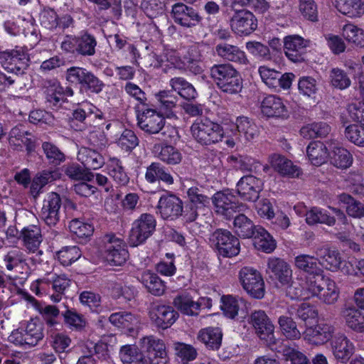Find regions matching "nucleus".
Returning <instances> with one entry per match:
<instances>
[{
	"mask_svg": "<svg viewBox=\"0 0 364 364\" xmlns=\"http://www.w3.org/2000/svg\"><path fill=\"white\" fill-rule=\"evenodd\" d=\"M138 125L146 133L157 134L164 127V117L162 114L154 109H146L137 114Z\"/></svg>",
	"mask_w": 364,
	"mask_h": 364,
	"instance_id": "obj_15",
	"label": "nucleus"
},
{
	"mask_svg": "<svg viewBox=\"0 0 364 364\" xmlns=\"http://www.w3.org/2000/svg\"><path fill=\"white\" fill-rule=\"evenodd\" d=\"M43 338V326L41 323L31 319L26 328L16 329L9 336V340L16 345L33 347Z\"/></svg>",
	"mask_w": 364,
	"mask_h": 364,
	"instance_id": "obj_5",
	"label": "nucleus"
},
{
	"mask_svg": "<svg viewBox=\"0 0 364 364\" xmlns=\"http://www.w3.org/2000/svg\"><path fill=\"white\" fill-rule=\"evenodd\" d=\"M77 159L87 170L98 169L105 164L104 158L99 152L84 146L79 149Z\"/></svg>",
	"mask_w": 364,
	"mask_h": 364,
	"instance_id": "obj_27",
	"label": "nucleus"
},
{
	"mask_svg": "<svg viewBox=\"0 0 364 364\" xmlns=\"http://www.w3.org/2000/svg\"><path fill=\"white\" fill-rule=\"evenodd\" d=\"M319 264L332 272L336 271L342 264L340 254L326 245L318 247L315 250Z\"/></svg>",
	"mask_w": 364,
	"mask_h": 364,
	"instance_id": "obj_22",
	"label": "nucleus"
},
{
	"mask_svg": "<svg viewBox=\"0 0 364 364\" xmlns=\"http://www.w3.org/2000/svg\"><path fill=\"white\" fill-rule=\"evenodd\" d=\"M237 131L243 134L245 139L250 141L258 135L257 126L246 117H239L236 119Z\"/></svg>",
	"mask_w": 364,
	"mask_h": 364,
	"instance_id": "obj_55",
	"label": "nucleus"
},
{
	"mask_svg": "<svg viewBox=\"0 0 364 364\" xmlns=\"http://www.w3.org/2000/svg\"><path fill=\"white\" fill-rule=\"evenodd\" d=\"M334 357L342 363H346L354 353V346L343 334L336 336L331 342Z\"/></svg>",
	"mask_w": 364,
	"mask_h": 364,
	"instance_id": "obj_23",
	"label": "nucleus"
},
{
	"mask_svg": "<svg viewBox=\"0 0 364 364\" xmlns=\"http://www.w3.org/2000/svg\"><path fill=\"white\" fill-rule=\"evenodd\" d=\"M191 130L194 139L203 145L218 143L224 136L223 127L207 118L195 122Z\"/></svg>",
	"mask_w": 364,
	"mask_h": 364,
	"instance_id": "obj_2",
	"label": "nucleus"
},
{
	"mask_svg": "<svg viewBox=\"0 0 364 364\" xmlns=\"http://www.w3.org/2000/svg\"><path fill=\"white\" fill-rule=\"evenodd\" d=\"M242 287L255 299H262L264 295V283L260 273L250 267H244L240 272Z\"/></svg>",
	"mask_w": 364,
	"mask_h": 364,
	"instance_id": "obj_10",
	"label": "nucleus"
},
{
	"mask_svg": "<svg viewBox=\"0 0 364 364\" xmlns=\"http://www.w3.org/2000/svg\"><path fill=\"white\" fill-rule=\"evenodd\" d=\"M171 14L176 23L186 28L194 27L202 20V17L193 8L183 3L175 4L172 6Z\"/></svg>",
	"mask_w": 364,
	"mask_h": 364,
	"instance_id": "obj_17",
	"label": "nucleus"
},
{
	"mask_svg": "<svg viewBox=\"0 0 364 364\" xmlns=\"http://www.w3.org/2000/svg\"><path fill=\"white\" fill-rule=\"evenodd\" d=\"M145 178L149 183H154L156 180H161L167 184H172L173 178L164 168L158 163H152L146 169Z\"/></svg>",
	"mask_w": 364,
	"mask_h": 364,
	"instance_id": "obj_43",
	"label": "nucleus"
},
{
	"mask_svg": "<svg viewBox=\"0 0 364 364\" xmlns=\"http://www.w3.org/2000/svg\"><path fill=\"white\" fill-rule=\"evenodd\" d=\"M141 280L149 292L153 295L161 296L164 293L166 286L156 274L149 271L144 272L141 274Z\"/></svg>",
	"mask_w": 364,
	"mask_h": 364,
	"instance_id": "obj_38",
	"label": "nucleus"
},
{
	"mask_svg": "<svg viewBox=\"0 0 364 364\" xmlns=\"http://www.w3.org/2000/svg\"><path fill=\"white\" fill-rule=\"evenodd\" d=\"M249 323L253 326L257 336L264 341L267 346H270L275 343L274 326L264 311L257 310L252 312Z\"/></svg>",
	"mask_w": 364,
	"mask_h": 364,
	"instance_id": "obj_8",
	"label": "nucleus"
},
{
	"mask_svg": "<svg viewBox=\"0 0 364 364\" xmlns=\"http://www.w3.org/2000/svg\"><path fill=\"white\" fill-rule=\"evenodd\" d=\"M43 88L48 102L57 105L63 99V88L57 80H46L43 82Z\"/></svg>",
	"mask_w": 364,
	"mask_h": 364,
	"instance_id": "obj_51",
	"label": "nucleus"
},
{
	"mask_svg": "<svg viewBox=\"0 0 364 364\" xmlns=\"http://www.w3.org/2000/svg\"><path fill=\"white\" fill-rule=\"evenodd\" d=\"M348 327L359 331H364V316L354 306H346L342 311Z\"/></svg>",
	"mask_w": 364,
	"mask_h": 364,
	"instance_id": "obj_36",
	"label": "nucleus"
},
{
	"mask_svg": "<svg viewBox=\"0 0 364 364\" xmlns=\"http://www.w3.org/2000/svg\"><path fill=\"white\" fill-rule=\"evenodd\" d=\"M215 51L220 57L228 61L241 65H246L248 62L245 53L236 46L220 43L215 46Z\"/></svg>",
	"mask_w": 364,
	"mask_h": 364,
	"instance_id": "obj_25",
	"label": "nucleus"
},
{
	"mask_svg": "<svg viewBox=\"0 0 364 364\" xmlns=\"http://www.w3.org/2000/svg\"><path fill=\"white\" fill-rule=\"evenodd\" d=\"M331 162L337 168H347L352 164V156L346 149L338 147L333 151Z\"/></svg>",
	"mask_w": 364,
	"mask_h": 364,
	"instance_id": "obj_56",
	"label": "nucleus"
},
{
	"mask_svg": "<svg viewBox=\"0 0 364 364\" xmlns=\"http://www.w3.org/2000/svg\"><path fill=\"white\" fill-rule=\"evenodd\" d=\"M149 315L155 325L162 329L170 327L178 316L177 312L171 306L157 303L151 305Z\"/></svg>",
	"mask_w": 364,
	"mask_h": 364,
	"instance_id": "obj_16",
	"label": "nucleus"
},
{
	"mask_svg": "<svg viewBox=\"0 0 364 364\" xmlns=\"http://www.w3.org/2000/svg\"><path fill=\"white\" fill-rule=\"evenodd\" d=\"M346 137L358 146H364V125L351 124L345 130Z\"/></svg>",
	"mask_w": 364,
	"mask_h": 364,
	"instance_id": "obj_64",
	"label": "nucleus"
},
{
	"mask_svg": "<svg viewBox=\"0 0 364 364\" xmlns=\"http://www.w3.org/2000/svg\"><path fill=\"white\" fill-rule=\"evenodd\" d=\"M268 270L272 274L281 284H289L292 279V270L290 265L284 259L278 257H271L267 262Z\"/></svg>",
	"mask_w": 364,
	"mask_h": 364,
	"instance_id": "obj_21",
	"label": "nucleus"
},
{
	"mask_svg": "<svg viewBox=\"0 0 364 364\" xmlns=\"http://www.w3.org/2000/svg\"><path fill=\"white\" fill-rule=\"evenodd\" d=\"M262 113L267 117L287 118L289 112L281 98L275 95L264 97L261 104Z\"/></svg>",
	"mask_w": 364,
	"mask_h": 364,
	"instance_id": "obj_20",
	"label": "nucleus"
},
{
	"mask_svg": "<svg viewBox=\"0 0 364 364\" xmlns=\"http://www.w3.org/2000/svg\"><path fill=\"white\" fill-rule=\"evenodd\" d=\"M331 85L339 90H344L350 87V80L347 74L339 68H333L330 72Z\"/></svg>",
	"mask_w": 364,
	"mask_h": 364,
	"instance_id": "obj_63",
	"label": "nucleus"
},
{
	"mask_svg": "<svg viewBox=\"0 0 364 364\" xmlns=\"http://www.w3.org/2000/svg\"><path fill=\"white\" fill-rule=\"evenodd\" d=\"M278 323L282 334L289 339H299L301 333L297 328L296 322L291 316H281L278 318Z\"/></svg>",
	"mask_w": 364,
	"mask_h": 364,
	"instance_id": "obj_48",
	"label": "nucleus"
},
{
	"mask_svg": "<svg viewBox=\"0 0 364 364\" xmlns=\"http://www.w3.org/2000/svg\"><path fill=\"white\" fill-rule=\"evenodd\" d=\"M253 237L254 245L259 250L270 253L276 248V242L270 234L262 227L256 228Z\"/></svg>",
	"mask_w": 364,
	"mask_h": 364,
	"instance_id": "obj_32",
	"label": "nucleus"
},
{
	"mask_svg": "<svg viewBox=\"0 0 364 364\" xmlns=\"http://www.w3.org/2000/svg\"><path fill=\"white\" fill-rule=\"evenodd\" d=\"M156 97L161 104L160 112L161 114L168 118L176 117V114L172 110L176 106L177 97L166 90L159 92Z\"/></svg>",
	"mask_w": 364,
	"mask_h": 364,
	"instance_id": "obj_42",
	"label": "nucleus"
},
{
	"mask_svg": "<svg viewBox=\"0 0 364 364\" xmlns=\"http://www.w3.org/2000/svg\"><path fill=\"white\" fill-rule=\"evenodd\" d=\"M158 149H160V151L158 154V157L162 161L170 165L178 164L181 161L182 154L174 146L171 145H166L159 146Z\"/></svg>",
	"mask_w": 364,
	"mask_h": 364,
	"instance_id": "obj_53",
	"label": "nucleus"
},
{
	"mask_svg": "<svg viewBox=\"0 0 364 364\" xmlns=\"http://www.w3.org/2000/svg\"><path fill=\"white\" fill-rule=\"evenodd\" d=\"M42 148L50 164L59 165L65 159V154L54 144L44 142Z\"/></svg>",
	"mask_w": 364,
	"mask_h": 364,
	"instance_id": "obj_62",
	"label": "nucleus"
},
{
	"mask_svg": "<svg viewBox=\"0 0 364 364\" xmlns=\"http://www.w3.org/2000/svg\"><path fill=\"white\" fill-rule=\"evenodd\" d=\"M65 323L77 331H82L87 326V321L82 315L74 310L67 309L62 313Z\"/></svg>",
	"mask_w": 364,
	"mask_h": 364,
	"instance_id": "obj_60",
	"label": "nucleus"
},
{
	"mask_svg": "<svg viewBox=\"0 0 364 364\" xmlns=\"http://www.w3.org/2000/svg\"><path fill=\"white\" fill-rule=\"evenodd\" d=\"M343 34L345 38L356 46L364 45V32L362 29L353 24H346L343 26Z\"/></svg>",
	"mask_w": 364,
	"mask_h": 364,
	"instance_id": "obj_59",
	"label": "nucleus"
},
{
	"mask_svg": "<svg viewBox=\"0 0 364 364\" xmlns=\"http://www.w3.org/2000/svg\"><path fill=\"white\" fill-rule=\"evenodd\" d=\"M322 289L316 295L320 301L326 304H333L338 298L339 290L336 282L329 277L325 278Z\"/></svg>",
	"mask_w": 364,
	"mask_h": 364,
	"instance_id": "obj_37",
	"label": "nucleus"
},
{
	"mask_svg": "<svg viewBox=\"0 0 364 364\" xmlns=\"http://www.w3.org/2000/svg\"><path fill=\"white\" fill-rule=\"evenodd\" d=\"M333 3L341 13L349 17H359L364 14L361 0H333Z\"/></svg>",
	"mask_w": 364,
	"mask_h": 364,
	"instance_id": "obj_31",
	"label": "nucleus"
},
{
	"mask_svg": "<svg viewBox=\"0 0 364 364\" xmlns=\"http://www.w3.org/2000/svg\"><path fill=\"white\" fill-rule=\"evenodd\" d=\"M318 272L307 276L304 280L305 289L306 292L307 299L316 296L322 289V285L326 277Z\"/></svg>",
	"mask_w": 364,
	"mask_h": 364,
	"instance_id": "obj_47",
	"label": "nucleus"
},
{
	"mask_svg": "<svg viewBox=\"0 0 364 364\" xmlns=\"http://www.w3.org/2000/svg\"><path fill=\"white\" fill-rule=\"evenodd\" d=\"M25 247L31 252L36 251L41 242L42 235L41 228L38 225H28L22 229L20 235Z\"/></svg>",
	"mask_w": 364,
	"mask_h": 364,
	"instance_id": "obj_28",
	"label": "nucleus"
},
{
	"mask_svg": "<svg viewBox=\"0 0 364 364\" xmlns=\"http://www.w3.org/2000/svg\"><path fill=\"white\" fill-rule=\"evenodd\" d=\"M156 221L151 214L143 213L136 219L129 235V243L136 247L144 243L156 230Z\"/></svg>",
	"mask_w": 364,
	"mask_h": 364,
	"instance_id": "obj_3",
	"label": "nucleus"
},
{
	"mask_svg": "<svg viewBox=\"0 0 364 364\" xmlns=\"http://www.w3.org/2000/svg\"><path fill=\"white\" fill-rule=\"evenodd\" d=\"M230 22L232 31L239 36H247L256 30L257 26L253 14L245 9L236 11Z\"/></svg>",
	"mask_w": 364,
	"mask_h": 364,
	"instance_id": "obj_13",
	"label": "nucleus"
},
{
	"mask_svg": "<svg viewBox=\"0 0 364 364\" xmlns=\"http://www.w3.org/2000/svg\"><path fill=\"white\" fill-rule=\"evenodd\" d=\"M306 153L309 160L314 166L324 164L329 156L326 146L320 141L311 142L306 148Z\"/></svg>",
	"mask_w": 364,
	"mask_h": 364,
	"instance_id": "obj_30",
	"label": "nucleus"
},
{
	"mask_svg": "<svg viewBox=\"0 0 364 364\" xmlns=\"http://www.w3.org/2000/svg\"><path fill=\"white\" fill-rule=\"evenodd\" d=\"M220 309L225 316L234 318L239 313L240 306H245V302L242 299H237L232 295H223L220 298Z\"/></svg>",
	"mask_w": 364,
	"mask_h": 364,
	"instance_id": "obj_40",
	"label": "nucleus"
},
{
	"mask_svg": "<svg viewBox=\"0 0 364 364\" xmlns=\"http://www.w3.org/2000/svg\"><path fill=\"white\" fill-rule=\"evenodd\" d=\"M333 326L321 323L315 327H306L304 332V336L309 343L315 345H322L329 341L334 333Z\"/></svg>",
	"mask_w": 364,
	"mask_h": 364,
	"instance_id": "obj_19",
	"label": "nucleus"
},
{
	"mask_svg": "<svg viewBox=\"0 0 364 364\" xmlns=\"http://www.w3.org/2000/svg\"><path fill=\"white\" fill-rule=\"evenodd\" d=\"M174 306L177 308L181 313L193 316L198 315V304L196 301L188 296H178L173 299Z\"/></svg>",
	"mask_w": 364,
	"mask_h": 364,
	"instance_id": "obj_54",
	"label": "nucleus"
},
{
	"mask_svg": "<svg viewBox=\"0 0 364 364\" xmlns=\"http://www.w3.org/2000/svg\"><path fill=\"white\" fill-rule=\"evenodd\" d=\"M64 168L65 174L71 180L91 181L95 177L92 172L77 164H68Z\"/></svg>",
	"mask_w": 364,
	"mask_h": 364,
	"instance_id": "obj_46",
	"label": "nucleus"
},
{
	"mask_svg": "<svg viewBox=\"0 0 364 364\" xmlns=\"http://www.w3.org/2000/svg\"><path fill=\"white\" fill-rule=\"evenodd\" d=\"M109 320L114 326L127 329L129 332L133 331L139 323L137 317L127 311L112 314Z\"/></svg>",
	"mask_w": 364,
	"mask_h": 364,
	"instance_id": "obj_33",
	"label": "nucleus"
},
{
	"mask_svg": "<svg viewBox=\"0 0 364 364\" xmlns=\"http://www.w3.org/2000/svg\"><path fill=\"white\" fill-rule=\"evenodd\" d=\"M108 173L114 181L119 186H125L129 183V178L124 171L121 161L115 158L110 160L108 165Z\"/></svg>",
	"mask_w": 364,
	"mask_h": 364,
	"instance_id": "obj_45",
	"label": "nucleus"
},
{
	"mask_svg": "<svg viewBox=\"0 0 364 364\" xmlns=\"http://www.w3.org/2000/svg\"><path fill=\"white\" fill-rule=\"evenodd\" d=\"M57 256L63 266H69L81 257V251L77 246L65 247L58 252Z\"/></svg>",
	"mask_w": 364,
	"mask_h": 364,
	"instance_id": "obj_57",
	"label": "nucleus"
},
{
	"mask_svg": "<svg viewBox=\"0 0 364 364\" xmlns=\"http://www.w3.org/2000/svg\"><path fill=\"white\" fill-rule=\"evenodd\" d=\"M140 346L149 364H166L168 361L164 341L153 336L140 340Z\"/></svg>",
	"mask_w": 364,
	"mask_h": 364,
	"instance_id": "obj_7",
	"label": "nucleus"
},
{
	"mask_svg": "<svg viewBox=\"0 0 364 364\" xmlns=\"http://www.w3.org/2000/svg\"><path fill=\"white\" fill-rule=\"evenodd\" d=\"M105 244V259L114 266H121L128 258V252L124 248L123 242L114 235H106L104 237Z\"/></svg>",
	"mask_w": 364,
	"mask_h": 364,
	"instance_id": "obj_11",
	"label": "nucleus"
},
{
	"mask_svg": "<svg viewBox=\"0 0 364 364\" xmlns=\"http://www.w3.org/2000/svg\"><path fill=\"white\" fill-rule=\"evenodd\" d=\"M306 216V221L309 225L323 223L328 226H333L336 223L334 217L328 215L326 212L317 208L311 209L307 212Z\"/></svg>",
	"mask_w": 364,
	"mask_h": 364,
	"instance_id": "obj_52",
	"label": "nucleus"
},
{
	"mask_svg": "<svg viewBox=\"0 0 364 364\" xmlns=\"http://www.w3.org/2000/svg\"><path fill=\"white\" fill-rule=\"evenodd\" d=\"M164 219L173 220L183 213V202L175 195L163 196L160 198L157 206Z\"/></svg>",
	"mask_w": 364,
	"mask_h": 364,
	"instance_id": "obj_18",
	"label": "nucleus"
},
{
	"mask_svg": "<svg viewBox=\"0 0 364 364\" xmlns=\"http://www.w3.org/2000/svg\"><path fill=\"white\" fill-rule=\"evenodd\" d=\"M299 10L305 19L311 22L318 21V7L314 0H299Z\"/></svg>",
	"mask_w": 364,
	"mask_h": 364,
	"instance_id": "obj_58",
	"label": "nucleus"
},
{
	"mask_svg": "<svg viewBox=\"0 0 364 364\" xmlns=\"http://www.w3.org/2000/svg\"><path fill=\"white\" fill-rule=\"evenodd\" d=\"M29 57L23 49H14L0 52V63L9 73H14L11 76L18 77L17 73H23L28 65Z\"/></svg>",
	"mask_w": 364,
	"mask_h": 364,
	"instance_id": "obj_9",
	"label": "nucleus"
},
{
	"mask_svg": "<svg viewBox=\"0 0 364 364\" xmlns=\"http://www.w3.org/2000/svg\"><path fill=\"white\" fill-rule=\"evenodd\" d=\"M294 264L299 269L309 274V275L323 272V270L319 267L317 257H315L309 255H300L295 257Z\"/></svg>",
	"mask_w": 364,
	"mask_h": 364,
	"instance_id": "obj_39",
	"label": "nucleus"
},
{
	"mask_svg": "<svg viewBox=\"0 0 364 364\" xmlns=\"http://www.w3.org/2000/svg\"><path fill=\"white\" fill-rule=\"evenodd\" d=\"M211 78L224 92L236 94L242 87V78L239 73L230 64L214 65L210 69Z\"/></svg>",
	"mask_w": 364,
	"mask_h": 364,
	"instance_id": "obj_1",
	"label": "nucleus"
},
{
	"mask_svg": "<svg viewBox=\"0 0 364 364\" xmlns=\"http://www.w3.org/2000/svg\"><path fill=\"white\" fill-rule=\"evenodd\" d=\"M169 85L172 90L176 92L178 95L186 100H193L198 96L197 91L193 85L183 77H172L169 81Z\"/></svg>",
	"mask_w": 364,
	"mask_h": 364,
	"instance_id": "obj_29",
	"label": "nucleus"
},
{
	"mask_svg": "<svg viewBox=\"0 0 364 364\" xmlns=\"http://www.w3.org/2000/svg\"><path fill=\"white\" fill-rule=\"evenodd\" d=\"M198 338L213 350L218 349L222 341V333L218 328H207L200 331Z\"/></svg>",
	"mask_w": 364,
	"mask_h": 364,
	"instance_id": "obj_41",
	"label": "nucleus"
},
{
	"mask_svg": "<svg viewBox=\"0 0 364 364\" xmlns=\"http://www.w3.org/2000/svg\"><path fill=\"white\" fill-rule=\"evenodd\" d=\"M47 283L52 284L53 289L57 292L53 294L50 298L54 302H58L61 299V294H63L65 289L69 287L70 280L65 275L48 274L45 279Z\"/></svg>",
	"mask_w": 364,
	"mask_h": 364,
	"instance_id": "obj_44",
	"label": "nucleus"
},
{
	"mask_svg": "<svg viewBox=\"0 0 364 364\" xmlns=\"http://www.w3.org/2000/svg\"><path fill=\"white\" fill-rule=\"evenodd\" d=\"M97 41L94 36L85 33L77 38V53L84 56H91L95 53Z\"/></svg>",
	"mask_w": 364,
	"mask_h": 364,
	"instance_id": "obj_49",
	"label": "nucleus"
},
{
	"mask_svg": "<svg viewBox=\"0 0 364 364\" xmlns=\"http://www.w3.org/2000/svg\"><path fill=\"white\" fill-rule=\"evenodd\" d=\"M61 198L59 194L51 192L44 199L40 217L45 223L50 226H55L60 220V208Z\"/></svg>",
	"mask_w": 364,
	"mask_h": 364,
	"instance_id": "obj_12",
	"label": "nucleus"
},
{
	"mask_svg": "<svg viewBox=\"0 0 364 364\" xmlns=\"http://www.w3.org/2000/svg\"><path fill=\"white\" fill-rule=\"evenodd\" d=\"M286 294L291 299H308L304 281L299 279H296L289 282L287 288Z\"/></svg>",
	"mask_w": 364,
	"mask_h": 364,
	"instance_id": "obj_61",
	"label": "nucleus"
},
{
	"mask_svg": "<svg viewBox=\"0 0 364 364\" xmlns=\"http://www.w3.org/2000/svg\"><path fill=\"white\" fill-rule=\"evenodd\" d=\"M119 358L123 364H147L143 353L134 345L122 346Z\"/></svg>",
	"mask_w": 364,
	"mask_h": 364,
	"instance_id": "obj_34",
	"label": "nucleus"
},
{
	"mask_svg": "<svg viewBox=\"0 0 364 364\" xmlns=\"http://www.w3.org/2000/svg\"><path fill=\"white\" fill-rule=\"evenodd\" d=\"M210 241L223 257H231L240 252L239 240L227 230H216L212 233Z\"/></svg>",
	"mask_w": 364,
	"mask_h": 364,
	"instance_id": "obj_4",
	"label": "nucleus"
},
{
	"mask_svg": "<svg viewBox=\"0 0 364 364\" xmlns=\"http://www.w3.org/2000/svg\"><path fill=\"white\" fill-rule=\"evenodd\" d=\"M305 48L304 38L299 36H289L284 38V53L287 57L293 62H301L304 60L303 55Z\"/></svg>",
	"mask_w": 364,
	"mask_h": 364,
	"instance_id": "obj_24",
	"label": "nucleus"
},
{
	"mask_svg": "<svg viewBox=\"0 0 364 364\" xmlns=\"http://www.w3.org/2000/svg\"><path fill=\"white\" fill-rule=\"evenodd\" d=\"M269 162L271 166L281 175L295 177L299 176L300 173L298 168L294 166L290 160L280 154L270 155Z\"/></svg>",
	"mask_w": 364,
	"mask_h": 364,
	"instance_id": "obj_26",
	"label": "nucleus"
},
{
	"mask_svg": "<svg viewBox=\"0 0 364 364\" xmlns=\"http://www.w3.org/2000/svg\"><path fill=\"white\" fill-rule=\"evenodd\" d=\"M235 232L238 236L243 238H250L254 236L256 228L252 221L244 214H239L235 218L234 223Z\"/></svg>",
	"mask_w": 364,
	"mask_h": 364,
	"instance_id": "obj_35",
	"label": "nucleus"
},
{
	"mask_svg": "<svg viewBox=\"0 0 364 364\" xmlns=\"http://www.w3.org/2000/svg\"><path fill=\"white\" fill-rule=\"evenodd\" d=\"M213 203L216 213L227 220L232 218L236 213L247 209L246 205L236 201L235 196L229 192H217L213 197Z\"/></svg>",
	"mask_w": 364,
	"mask_h": 364,
	"instance_id": "obj_6",
	"label": "nucleus"
},
{
	"mask_svg": "<svg viewBox=\"0 0 364 364\" xmlns=\"http://www.w3.org/2000/svg\"><path fill=\"white\" fill-rule=\"evenodd\" d=\"M236 188L237 193L244 200L255 202L263 188V183L252 175H247L239 180Z\"/></svg>",
	"mask_w": 364,
	"mask_h": 364,
	"instance_id": "obj_14",
	"label": "nucleus"
},
{
	"mask_svg": "<svg viewBox=\"0 0 364 364\" xmlns=\"http://www.w3.org/2000/svg\"><path fill=\"white\" fill-rule=\"evenodd\" d=\"M339 201L347 205L346 212L348 215L360 218L364 216V204L355 200L351 196L342 193L338 196Z\"/></svg>",
	"mask_w": 364,
	"mask_h": 364,
	"instance_id": "obj_50",
	"label": "nucleus"
}]
</instances>
